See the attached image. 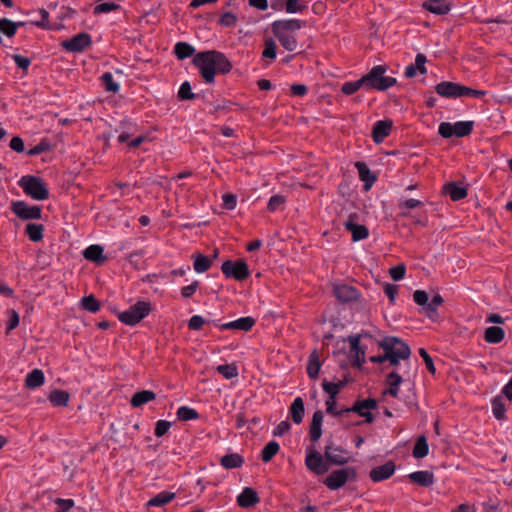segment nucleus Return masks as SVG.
I'll return each mask as SVG.
<instances>
[{
	"mask_svg": "<svg viewBox=\"0 0 512 512\" xmlns=\"http://www.w3.org/2000/svg\"><path fill=\"white\" fill-rule=\"evenodd\" d=\"M120 8H121V6L115 2H105V3L96 5L93 9V14L99 15L102 13H109L111 11H116Z\"/></svg>",
	"mask_w": 512,
	"mask_h": 512,
	"instance_id": "13d9d810",
	"label": "nucleus"
},
{
	"mask_svg": "<svg viewBox=\"0 0 512 512\" xmlns=\"http://www.w3.org/2000/svg\"><path fill=\"white\" fill-rule=\"evenodd\" d=\"M436 93L444 98H459L461 97L462 84L442 81L435 86Z\"/></svg>",
	"mask_w": 512,
	"mask_h": 512,
	"instance_id": "a211bd4d",
	"label": "nucleus"
},
{
	"mask_svg": "<svg viewBox=\"0 0 512 512\" xmlns=\"http://www.w3.org/2000/svg\"><path fill=\"white\" fill-rule=\"evenodd\" d=\"M103 252L104 249L101 245L94 244L88 246L84 250L83 256L86 260L93 262L97 265H101L107 260V257L103 254Z\"/></svg>",
	"mask_w": 512,
	"mask_h": 512,
	"instance_id": "b1692460",
	"label": "nucleus"
},
{
	"mask_svg": "<svg viewBox=\"0 0 512 512\" xmlns=\"http://www.w3.org/2000/svg\"><path fill=\"white\" fill-rule=\"evenodd\" d=\"M192 63L199 69L201 77L207 84L214 83L217 74L226 75L233 68L228 57L218 50L199 52L194 56Z\"/></svg>",
	"mask_w": 512,
	"mask_h": 512,
	"instance_id": "f03ea898",
	"label": "nucleus"
},
{
	"mask_svg": "<svg viewBox=\"0 0 512 512\" xmlns=\"http://www.w3.org/2000/svg\"><path fill=\"white\" fill-rule=\"evenodd\" d=\"M221 271L227 279H234L238 282H243L250 276L248 264L244 259L224 261L221 265Z\"/></svg>",
	"mask_w": 512,
	"mask_h": 512,
	"instance_id": "6e6552de",
	"label": "nucleus"
},
{
	"mask_svg": "<svg viewBox=\"0 0 512 512\" xmlns=\"http://www.w3.org/2000/svg\"><path fill=\"white\" fill-rule=\"evenodd\" d=\"M354 166L358 171L359 179L364 182V188L366 190L370 189L377 180L376 176L365 162L357 161Z\"/></svg>",
	"mask_w": 512,
	"mask_h": 512,
	"instance_id": "4be33fe9",
	"label": "nucleus"
},
{
	"mask_svg": "<svg viewBox=\"0 0 512 512\" xmlns=\"http://www.w3.org/2000/svg\"><path fill=\"white\" fill-rule=\"evenodd\" d=\"M377 343L379 348L383 350V354L370 356L369 361L379 364L381 370L395 367L393 371L387 374L385 384H401L403 381H410L409 373L402 371L400 365V360H404L408 364L411 355L409 345L396 336H386Z\"/></svg>",
	"mask_w": 512,
	"mask_h": 512,
	"instance_id": "f257e3e1",
	"label": "nucleus"
},
{
	"mask_svg": "<svg viewBox=\"0 0 512 512\" xmlns=\"http://www.w3.org/2000/svg\"><path fill=\"white\" fill-rule=\"evenodd\" d=\"M212 323L221 330H240L248 332L254 327L256 320L251 316H246L227 323H220L219 320H213Z\"/></svg>",
	"mask_w": 512,
	"mask_h": 512,
	"instance_id": "2eb2a0df",
	"label": "nucleus"
},
{
	"mask_svg": "<svg viewBox=\"0 0 512 512\" xmlns=\"http://www.w3.org/2000/svg\"><path fill=\"white\" fill-rule=\"evenodd\" d=\"M18 184L24 193L34 200L43 201L49 198L47 184L40 177L25 175L21 177Z\"/></svg>",
	"mask_w": 512,
	"mask_h": 512,
	"instance_id": "423d86ee",
	"label": "nucleus"
},
{
	"mask_svg": "<svg viewBox=\"0 0 512 512\" xmlns=\"http://www.w3.org/2000/svg\"><path fill=\"white\" fill-rule=\"evenodd\" d=\"M306 2H300L299 0H287L285 11L290 14L301 13L307 9Z\"/></svg>",
	"mask_w": 512,
	"mask_h": 512,
	"instance_id": "4d7b16f0",
	"label": "nucleus"
},
{
	"mask_svg": "<svg viewBox=\"0 0 512 512\" xmlns=\"http://www.w3.org/2000/svg\"><path fill=\"white\" fill-rule=\"evenodd\" d=\"M9 316L8 321L6 323V334L10 333V331L14 330L18 327L20 322L19 314L14 309H10L7 311Z\"/></svg>",
	"mask_w": 512,
	"mask_h": 512,
	"instance_id": "052dcab7",
	"label": "nucleus"
},
{
	"mask_svg": "<svg viewBox=\"0 0 512 512\" xmlns=\"http://www.w3.org/2000/svg\"><path fill=\"white\" fill-rule=\"evenodd\" d=\"M389 274L394 281H400L405 277L406 266L404 264L393 266L390 268Z\"/></svg>",
	"mask_w": 512,
	"mask_h": 512,
	"instance_id": "69168bd1",
	"label": "nucleus"
},
{
	"mask_svg": "<svg viewBox=\"0 0 512 512\" xmlns=\"http://www.w3.org/2000/svg\"><path fill=\"white\" fill-rule=\"evenodd\" d=\"M45 376L41 369L35 368L29 372L24 380V384H44Z\"/></svg>",
	"mask_w": 512,
	"mask_h": 512,
	"instance_id": "5fc2aeb1",
	"label": "nucleus"
},
{
	"mask_svg": "<svg viewBox=\"0 0 512 512\" xmlns=\"http://www.w3.org/2000/svg\"><path fill=\"white\" fill-rule=\"evenodd\" d=\"M304 21L299 19L276 20L271 24L274 37L287 51H294L298 46L295 32L303 27Z\"/></svg>",
	"mask_w": 512,
	"mask_h": 512,
	"instance_id": "7ed1b4c3",
	"label": "nucleus"
},
{
	"mask_svg": "<svg viewBox=\"0 0 512 512\" xmlns=\"http://www.w3.org/2000/svg\"><path fill=\"white\" fill-rule=\"evenodd\" d=\"M195 48L187 42H177L174 46V54L179 60L193 56Z\"/></svg>",
	"mask_w": 512,
	"mask_h": 512,
	"instance_id": "58836bf2",
	"label": "nucleus"
},
{
	"mask_svg": "<svg viewBox=\"0 0 512 512\" xmlns=\"http://www.w3.org/2000/svg\"><path fill=\"white\" fill-rule=\"evenodd\" d=\"M259 501L257 492L251 487H245L237 496V504L242 508H251Z\"/></svg>",
	"mask_w": 512,
	"mask_h": 512,
	"instance_id": "aec40b11",
	"label": "nucleus"
},
{
	"mask_svg": "<svg viewBox=\"0 0 512 512\" xmlns=\"http://www.w3.org/2000/svg\"><path fill=\"white\" fill-rule=\"evenodd\" d=\"M306 467L317 475H322L329 470L328 464L317 451L310 452L305 458Z\"/></svg>",
	"mask_w": 512,
	"mask_h": 512,
	"instance_id": "dca6fc26",
	"label": "nucleus"
},
{
	"mask_svg": "<svg viewBox=\"0 0 512 512\" xmlns=\"http://www.w3.org/2000/svg\"><path fill=\"white\" fill-rule=\"evenodd\" d=\"M360 88L365 89V80H364L363 76L356 81H350V82L343 83L341 86V92L344 95L349 96V95H353L354 93H356Z\"/></svg>",
	"mask_w": 512,
	"mask_h": 512,
	"instance_id": "49530a36",
	"label": "nucleus"
},
{
	"mask_svg": "<svg viewBox=\"0 0 512 512\" xmlns=\"http://www.w3.org/2000/svg\"><path fill=\"white\" fill-rule=\"evenodd\" d=\"M422 7L435 15H446L451 11V4L447 0H426Z\"/></svg>",
	"mask_w": 512,
	"mask_h": 512,
	"instance_id": "412c9836",
	"label": "nucleus"
},
{
	"mask_svg": "<svg viewBox=\"0 0 512 512\" xmlns=\"http://www.w3.org/2000/svg\"><path fill=\"white\" fill-rule=\"evenodd\" d=\"M244 463V458L238 453H229L221 457L220 464L225 469L240 468Z\"/></svg>",
	"mask_w": 512,
	"mask_h": 512,
	"instance_id": "473e14b6",
	"label": "nucleus"
},
{
	"mask_svg": "<svg viewBox=\"0 0 512 512\" xmlns=\"http://www.w3.org/2000/svg\"><path fill=\"white\" fill-rule=\"evenodd\" d=\"M92 45L91 35L87 32H81L71 39L65 40L61 46L68 52L81 53Z\"/></svg>",
	"mask_w": 512,
	"mask_h": 512,
	"instance_id": "f8f14e48",
	"label": "nucleus"
},
{
	"mask_svg": "<svg viewBox=\"0 0 512 512\" xmlns=\"http://www.w3.org/2000/svg\"><path fill=\"white\" fill-rule=\"evenodd\" d=\"M176 416L180 421L197 420L200 417L199 413L189 406H180L176 411Z\"/></svg>",
	"mask_w": 512,
	"mask_h": 512,
	"instance_id": "a18cd8bd",
	"label": "nucleus"
},
{
	"mask_svg": "<svg viewBox=\"0 0 512 512\" xmlns=\"http://www.w3.org/2000/svg\"><path fill=\"white\" fill-rule=\"evenodd\" d=\"M413 300L417 305L422 306L423 312L426 314L429 303L428 293L425 290H416L413 293Z\"/></svg>",
	"mask_w": 512,
	"mask_h": 512,
	"instance_id": "6e6d98bb",
	"label": "nucleus"
},
{
	"mask_svg": "<svg viewBox=\"0 0 512 512\" xmlns=\"http://www.w3.org/2000/svg\"><path fill=\"white\" fill-rule=\"evenodd\" d=\"M393 461H387L385 464L377 466L370 471V478L374 482H380L390 478L395 472Z\"/></svg>",
	"mask_w": 512,
	"mask_h": 512,
	"instance_id": "6ab92c4d",
	"label": "nucleus"
},
{
	"mask_svg": "<svg viewBox=\"0 0 512 512\" xmlns=\"http://www.w3.org/2000/svg\"><path fill=\"white\" fill-rule=\"evenodd\" d=\"M236 23L237 16L232 12L223 13L218 20V24L225 27H233L236 25Z\"/></svg>",
	"mask_w": 512,
	"mask_h": 512,
	"instance_id": "0e129e2a",
	"label": "nucleus"
},
{
	"mask_svg": "<svg viewBox=\"0 0 512 512\" xmlns=\"http://www.w3.org/2000/svg\"><path fill=\"white\" fill-rule=\"evenodd\" d=\"M222 207L226 210H233L237 205V197L232 193H225L222 195Z\"/></svg>",
	"mask_w": 512,
	"mask_h": 512,
	"instance_id": "774afa93",
	"label": "nucleus"
},
{
	"mask_svg": "<svg viewBox=\"0 0 512 512\" xmlns=\"http://www.w3.org/2000/svg\"><path fill=\"white\" fill-rule=\"evenodd\" d=\"M290 414L294 423L300 424L302 422L304 416V402L301 397L294 399L290 407Z\"/></svg>",
	"mask_w": 512,
	"mask_h": 512,
	"instance_id": "ea45409f",
	"label": "nucleus"
},
{
	"mask_svg": "<svg viewBox=\"0 0 512 512\" xmlns=\"http://www.w3.org/2000/svg\"><path fill=\"white\" fill-rule=\"evenodd\" d=\"M443 192L449 195L452 201H460L467 197L468 190L455 182H448L443 186Z\"/></svg>",
	"mask_w": 512,
	"mask_h": 512,
	"instance_id": "a878e982",
	"label": "nucleus"
},
{
	"mask_svg": "<svg viewBox=\"0 0 512 512\" xmlns=\"http://www.w3.org/2000/svg\"><path fill=\"white\" fill-rule=\"evenodd\" d=\"M444 303V299L440 294H435L432 299L428 303L426 316L430 319L434 318V315H437L438 307Z\"/></svg>",
	"mask_w": 512,
	"mask_h": 512,
	"instance_id": "603ef678",
	"label": "nucleus"
},
{
	"mask_svg": "<svg viewBox=\"0 0 512 512\" xmlns=\"http://www.w3.org/2000/svg\"><path fill=\"white\" fill-rule=\"evenodd\" d=\"M277 55V46L272 38H267L264 41V49L262 52V58L274 60Z\"/></svg>",
	"mask_w": 512,
	"mask_h": 512,
	"instance_id": "3c124183",
	"label": "nucleus"
},
{
	"mask_svg": "<svg viewBox=\"0 0 512 512\" xmlns=\"http://www.w3.org/2000/svg\"><path fill=\"white\" fill-rule=\"evenodd\" d=\"M423 206H424V202L417 200V199L401 200L398 203V208L400 210L399 215L401 217H409L410 216L409 210L420 208Z\"/></svg>",
	"mask_w": 512,
	"mask_h": 512,
	"instance_id": "4c0bfd02",
	"label": "nucleus"
},
{
	"mask_svg": "<svg viewBox=\"0 0 512 512\" xmlns=\"http://www.w3.org/2000/svg\"><path fill=\"white\" fill-rule=\"evenodd\" d=\"M44 230L43 224L28 223L25 227V235L32 242H40L44 237Z\"/></svg>",
	"mask_w": 512,
	"mask_h": 512,
	"instance_id": "7c9ffc66",
	"label": "nucleus"
},
{
	"mask_svg": "<svg viewBox=\"0 0 512 512\" xmlns=\"http://www.w3.org/2000/svg\"><path fill=\"white\" fill-rule=\"evenodd\" d=\"M343 226L347 231L351 233V238L353 242L364 240L369 236V229L365 225L344 222Z\"/></svg>",
	"mask_w": 512,
	"mask_h": 512,
	"instance_id": "bb28decb",
	"label": "nucleus"
},
{
	"mask_svg": "<svg viewBox=\"0 0 512 512\" xmlns=\"http://www.w3.org/2000/svg\"><path fill=\"white\" fill-rule=\"evenodd\" d=\"M362 340H369L372 343L374 338L368 332H361L358 334L349 335L346 339L343 340L349 342V358L351 359V364L352 366L358 368H361L365 363L367 345L362 343Z\"/></svg>",
	"mask_w": 512,
	"mask_h": 512,
	"instance_id": "39448f33",
	"label": "nucleus"
},
{
	"mask_svg": "<svg viewBox=\"0 0 512 512\" xmlns=\"http://www.w3.org/2000/svg\"><path fill=\"white\" fill-rule=\"evenodd\" d=\"M474 127V121H458L454 123V136L458 138L469 136Z\"/></svg>",
	"mask_w": 512,
	"mask_h": 512,
	"instance_id": "a19ab883",
	"label": "nucleus"
},
{
	"mask_svg": "<svg viewBox=\"0 0 512 512\" xmlns=\"http://www.w3.org/2000/svg\"><path fill=\"white\" fill-rule=\"evenodd\" d=\"M156 397V394L151 390H142L137 393H135L131 400L130 404L134 408H139L143 406L144 404L154 400Z\"/></svg>",
	"mask_w": 512,
	"mask_h": 512,
	"instance_id": "2f4dec72",
	"label": "nucleus"
},
{
	"mask_svg": "<svg viewBox=\"0 0 512 512\" xmlns=\"http://www.w3.org/2000/svg\"><path fill=\"white\" fill-rule=\"evenodd\" d=\"M357 477V472L353 467H346L339 470L333 471L330 475L326 477L324 480V484L330 490H337L344 486L347 481L355 480Z\"/></svg>",
	"mask_w": 512,
	"mask_h": 512,
	"instance_id": "1a4fd4ad",
	"label": "nucleus"
},
{
	"mask_svg": "<svg viewBox=\"0 0 512 512\" xmlns=\"http://www.w3.org/2000/svg\"><path fill=\"white\" fill-rule=\"evenodd\" d=\"M120 126L123 132L118 136V142L124 143L127 142L128 139L130 138V131L132 130V127L134 125L131 121L125 119L121 121Z\"/></svg>",
	"mask_w": 512,
	"mask_h": 512,
	"instance_id": "e2e57ef3",
	"label": "nucleus"
},
{
	"mask_svg": "<svg viewBox=\"0 0 512 512\" xmlns=\"http://www.w3.org/2000/svg\"><path fill=\"white\" fill-rule=\"evenodd\" d=\"M377 401L373 398L360 399L354 402L353 406L350 408H345V412L350 413L354 412L361 417H364L365 423H372L374 421V416L371 413V410L376 409Z\"/></svg>",
	"mask_w": 512,
	"mask_h": 512,
	"instance_id": "9b49d317",
	"label": "nucleus"
},
{
	"mask_svg": "<svg viewBox=\"0 0 512 512\" xmlns=\"http://www.w3.org/2000/svg\"><path fill=\"white\" fill-rule=\"evenodd\" d=\"M324 456L328 462L334 465H345L349 462L348 452L333 442L325 446Z\"/></svg>",
	"mask_w": 512,
	"mask_h": 512,
	"instance_id": "4468645a",
	"label": "nucleus"
},
{
	"mask_svg": "<svg viewBox=\"0 0 512 512\" xmlns=\"http://www.w3.org/2000/svg\"><path fill=\"white\" fill-rule=\"evenodd\" d=\"M0 33L4 34L8 38H12L16 34L15 22L8 18L0 19Z\"/></svg>",
	"mask_w": 512,
	"mask_h": 512,
	"instance_id": "8fccbe9b",
	"label": "nucleus"
},
{
	"mask_svg": "<svg viewBox=\"0 0 512 512\" xmlns=\"http://www.w3.org/2000/svg\"><path fill=\"white\" fill-rule=\"evenodd\" d=\"M333 294L342 303L357 301L361 296V292L356 287L345 283L334 284Z\"/></svg>",
	"mask_w": 512,
	"mask_h": 512,
	"instance_id": "ddd939ff",
	"label": "nucleus"
},
{
	"mask_svg": "<svg viewBox=\"0 0 512 512\" xmlns=\"http://www.w3.org/2000/svg\"><path fill=\"white\" fill-rule=\"evenodd\" d=\"M505 337V331L499 326H489L485 329L484 340L490 344H498Z\"/></svg>",
	"mask_w": 512,
	"mask_h": 512,
	"instance_id": "c756f323",
	"label": "nucleus"
},
{
	"mask_svg": "<svg viewBox=\"0 0 512 512\" xmlns=\"http://www.w3.org/2000/svg\"><path fill=\"white\" fill-rule=\"evenodd\" d=\"M192 258L194 259L193 268L197 273H204L212 266V258L201 253L193 254Z\"/></svg>",
	"mask_w": 512,
	"mask_h": 512,
	"instance_id": "72a5a7b5",
	"label": "nucleus"
},
{
	"mask_svg": "<svg viewBox=\"0 0 512 512\" xmlns=\"http://www.w3.org/2000/svg\"><path fill=\"white\" fill-rule=\"evenodd\" d=\"M175 498V493L169 491H161L154 497H152L148 502V506L152 507H162L169 502H171Z\"/></svg>",
	"mask_w": 512,
	"mask_h": 512,
	"instance_id": "e433bc0d",
	"label": "nucleus"
},
{
	"mask_svg": "<svg viewBox=\"0 0 512 512\" xmlns=\"http://www.w3.org/2000/svg\"><path fill=\"white\" fill-rule=\"evenodd\" d=\"M80 306L82 309L90 312V313H96L101 308V303L94 295H88L81 299Z\"/></svg>",
	"mask_w": 512,
	"mask_h": 512,
	"instance_id": "37998d69",
	"label": "nucleus"
},
{
	"mask_svg": "<svg viewBox=\"0 0 512 512\" xmlns=\"http://www.w3.org/2000/svg\"><path fill=\"white\" fill-rule=\"evenodd\" d=\"M429 446L425 436H420L413 448V457L416 459L424 458L428 455Z\"/></svg>",
	"mask_w": 512,
	"mask_h": 512,
	"instance_id": "c03bdc74",
	"label": "nucleus"
},
{
	"mask_svg": "<svg viewBox=\"0 0 512 512\" xmlns=\"http://www.w3.org/2000/svg\"><path fill=\"white\" fill-rule=\"evenodd\" d=\"M286 203V198L282 195H273L270 197L267 210L271 213L280 209Z\"/></svg>",
	"mask_w": 512,
	"mask_h": 512,
	"instance_id": "bf43d9fd",
	"label": "nucleus"
},
{
	"mask_svg": "<svg viewBox=\"0 0 512 512\" xmlns=\"http://www.w3.org/2000/svg\"><path fill=\"white\" fill-rule=\"evenodd\" d=\"M408 478L413 482L422 487H429L434 483V475L428 470H420L412 472L408 475Z\"/></svg>",
	"mask_w": 512,
	"mask_h": 512,
	"instance_id": "c85d7f7f",
	"label": "nucleus"
},
{
	"mask_svg": "<svg viewBox=\"0 0 512 512\" xmlns=\"http://www.w3.org/2000/svg\"><path fill=\"white\" fill-rule=\"evenodd\" d=\"M171 428V422L167 420H158L155 424L154 434L156 437L164 436Z\"/></svg>",
	"mask_w": 512,
	"mask_h": 512,
	"instance_id": "338daca9",
	"label": "nucleus"
},
{
	"mask_svg": "<svg viewBox=\"0 0 512 512\" xmlns=\"http://www.w3.org/2000/svg\"><path fill=\"white\" fill-rule=\"evenodd\" d=\"M11 57L14 60L16 66L23 71L24 75H26L31 65V59L20 54H13Z\"/></svg>",
	"mask_w": 512,
	"mask_h": 512,
	"instance_id": "680f3d73",
	"label": "nucleus"
},
{
	"mask_svg": "<svg viewBox=\"0 0 512 512\" xmlns=\"http://www.w3.org/2000/svg\"><path fill=\"white\" fill-rule=\"evenodd\" d=\"M392 127V120L386 119L377 121L372 127L371 134L374 143H382L390 135Z\"/></svg>",
	"mask_w": 512,
	"mask_h": 512,
	"instance_id": "f3484780",
	"label": "nucleus"
},
{
	"mask_svg": "<svg viewBox=\"0 0 512 512\" xmlns=\"http://www.w3.org/2000/svg\"><path fill=\"white\" fill-rule=\"evenodd\" d=\"M49 400L54 406H67L69 394L64 390L54 389L49 394Z\"/></svg>",
	"mask_w": 512,
	"mask_h": 512,
	"instance_id": "79ce46f5",
	"label": "nucleus"
},
{
	"mask_svg": "<svg viewBox=\"0 0 512 512\" xmlns=\"http://www.w3.org/2000/svg\"><path fill=\"white\" fill-rule=\"evenodd\" d=\"M178 99L181 101L194 100L198 94L192 92L191 85L188 81H184L178 91Z\"/></svg>",
	"mask_w": 512,
	"mask_h": 512,
	"instance_id": "864d4df0",
	"label": "nucleus"
},
{
	"mask_svg": "<svg viewBox=\"0 0 512 512\" xmlns=\"http://www.w3.org/2000/svg\"><path fill=\"white\" fill-rule=\"evenodd\" d=\"M387 65H376L367 74L363 75L365 90L386 91L395 86L397 80L391 76H385Z\"/></svg>",
	"mask_w": 512,
	"mask_h": 512,
	"instance_id": "20e7f679",
	"label": "nucleus"
},
{
	"mask_svg": "<svg viewBox=\"0 0 512 512\" xmlns=\"http://www.w3.org/2000/svg\"><path fill=\"white\" fill-rule=\"evenodd\" d=\"M324 391L329 394V398L326 400V406H327V413L334 415V416H342L344 414H347L345 412V409H342L341 411L336 410V401H335V395L339 392V388L341 386H322Z\"/></svg>",
	"mask_w": 512,
	"mask_h": 512,
	"instance_id": "393cba45",
	"label": "nucleus"
},
{
	"mask_svg": "<svg viewBox=\"0 0 512 512\" xmlns=\"http://www.w3.org/2000/svg\"><path fill=\"white\" fill-rule=\"evenodd\" d=\"M11 211L22 220H38L42 217V208L29 206L25 201L18 200L11 203Z\"/></svg>",
	"mask_w": 512,
	"mask_h": 512,
	"instance_id": "9d476101",
	"label": "nucleus"
},
{
	"mask_svg": "<svg viewBox=\"0 0 512 512\" xmlns=\"http://www.w3.org/2000/svg\"><path fill=\"white\" fill-rule=\"evenodd\" d=\"M150 301L140 300L131 305L128 310L118 313V319L121 323L128 326H135L147 317L152 311Z\"/></svg>",
	"mask_w": 512,
	"mask_h": 512,
	"instance_id": "0eeeda50",
	"label": "nucleus"
},
{
	"mask_svg": "<svg viewBox=\"0 0 512 512\" xmlns=\"http://www.w3.org/2000/svg\"><path fill=\"white\" fill-rule=\"evenodd\" d=\"M280 445L276 441L268 442L261 452V459L263 462H269L279 452Z\"/></svg>",
	"mask_w": 512,
	"mask_h": 512,
	"instance_id": "de8ad7c7",
	"label": "nucleus"
},
{
	"mask_svg": "<svg viewBox=\"0 0 512 512\" xmlns=\"http://www.w3.org/2000/svg\"><path fill=\"white\" fill-rule=\"evenodd\" d=\"M323 413L318 410L314 412L309 429V437L312 442H317L322 435Z\"/></svg>",
	"mask_w": 512,
	"mask_h": 512,
	"instance_id": "cd10ccee",
	"label": "nucleus"
},
{
	"mask_svg": "<svg viewBox=\"0 0 512 512\" xmlns=\"http://www.w3.org/2000/svg\"><path fill=\"white\" fill-rule=\"evenodd\" d=\"M321 362L319 358V354L316 350H314L310 355L307 363V374L311 379H315L320 371Z\"/></svg>",
	"mask_w": 512,
	"mask_h": 512,
	"instance_id": "f704fd0d",
	"label": "nucleus"
},
{
	"mask_svg": "<svg viewBox=\"0 0 512 512\" xmlns=\"http://www.w3.org/2000/svg\"><path fill=\"white\" fill-rule=\"evenodd\" d=\"M100 84L104 88L106 92L110 93H118L120 90V85L114 80V77L111 72H104L100 78Z\"/></svg>",
	"mask_w": 512,
	"mask_h": 512,
	"instance_id": "c9c22d12",
	"label": "nucleus"
},
{
	"mask_svg": "<svg viewBox=\"0 0 512 512\" xmlns=\"http://www.w3.org/2000/svg\"><path fill=\"white\" fill-rule=\"evenodd\" d=\"M507 400L503 395L498 394L491 399V409L493 416L498 421H504L507 419L506 411H507Z\"/></svg>",
	"mask_w": 512,
	"mask_h": 512,
	"instance_id": "5701e85b",
	"label": "nucleus"
},
{
	"mask_svg": "<svg viewBox=\"0 0 512 512\" xmlns=\"http://www.w3.org/2000/svg\"><path fill=\"white\" fill-rule=\"evenodd\" d=\"M216 370L228 380L238 375V367L235 363L219 365L216 367Z\"/></svg>",
	"mask_w": 512,
	"mask_h": 512,
	"instance_id": "09e8293b",
	"label": "nucleus"
}]
</instances>
